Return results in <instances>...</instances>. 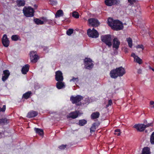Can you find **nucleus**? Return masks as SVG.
Masks as SVG:
<instances>
[{
    "label": "nucleus",
    "instance_id": "58836bf2",
    "mask_svg": "<svg viewBox=\"0 0 154 154\" xmlns=\"http://www.w3.org/2000/svg\"><path fill=\"white\" fill-rule=\"evenodd\" d=\"M85 102L83 104H87L88 103H90L91 102V100L89 98H87L85 99Z\"/></svg>",
    "mask_w": 154,
    "mask_h": 154
},
{
    "label": "nucleus",
    "instance_id": "bb28decb",
    "mask_svg": "<svg viewBox=\"0 0 154 154\" xmlns=\"http://www.w3.org/2000/svg\"><path fill=\"white\" fill-rule=\"evenodd\" d=\"M9 120L6 118L3 119H0V124H6L9 122Z\"/></svg>",
    "mask_w": 154,
    "mask_h": 154
},
{
    "label": "nucleus",
    "instance_id": "6e6d98bb",
    "mask_svg": "<svg viewBox=\"0 0 154 154\" xmlns=\"http://www.w3.org/2000/svg\"><path fill=\"white\" fill-rule=\"evenodd\" d=\"M146 122V121H145V122H144V123H145V122Z\"/></svg>",
    "mask_w": 154,
    "mask_h": 154
},
{
    "label": "nucleus",
    "instance_id": "4468645a",
    "mask_svg": "<svg viewBox=\"0 0 154 154\" xmlns=\"http://www.w3.org/2000/svg\"><path fill=\"white\" fill-rule=\"evenodd\" d=\"M2 43L3 45L6 47L8 46L9 45V41L6 34L4 35L2 39Z\"/></svg>",
    "mask_w": 154,
    "mask_h": 154
},
{
    "label": "nucleus",
    "instance_id": "603ef678",
    "mask_svg": "<svg viewBox=\"0 0 154 154\" xmlns=\"http://www.w3.org/2000/svg\"><path fill=\"white\" fill-rule=\"evenodd\" d=\"M151 108H154V105H152V106H151Z\"/></svg>",
    "mask_w": 154,
    "mask_h": 154
},
{
    "label": "nucleus",
    "instance_id": "72a5a7b5",
    "mask_svg": "<svg viewBox=\"0 0 154 154\" xmlns=\"http://www.w3.org/2000/svg\"><path fill=\"white\" fill-rule=\"evenodd\" d=\"M11 38L13 41H17L19 39V37L17 35H12Z\"/></svg>",
    "mask_w": 154,
    "mask_h": 154
},
{
    "label": "nucleus",
    "instance_id": "c03bdc74",
    "mask_svg": "<svg viewBox=\"0 0 154 154\" xmlns=\"http://www.w3.org/2000/svg\"><path fill=\"white\" fill-rule=\"evenodd\" d=\"M44 51H45L46 53L48 52L49 50L48 48L47 47H45L43 49Z\"/></svg>",
    "mask_w": 154,
    "mask_h": 154
},
{
    "label": "nucleus",
    "instance_id": "f257e3e1",
    "mask_svg": "<svg viewBox=\"0 0 154 154\" xmlns=\"http://www.w3.org/2000/svg\"><path fill=\"white\" fill-rule=\"evenodd\" d=\"M108 24L112 29L116 30H121L123 28V23L118 20H114L111 18H109Z\"/></svg>",
    "mask_w": 154,
    "mask_h": 154
},
{
    "label": "nucleus",
    "instance_id": "3c124183",
    "mask_svg": "<svg viewBox=\"0 0 154 154\" xmlns=\"http://www.w3.org/2000/svg\"><path fill=\"white\" fill-rule=\"evenodd\" d=\"M141 69H139L138 70V73H141Z\"/></svg>",
    "mask_w": 154,
    "mask_h": 154
},
{
    "label": "nucleus",
    "instance_id": "a18cd8bd",
    "mask_svg": "<svg viewBox=\"0 0 154 154\" xmlns=\"http://www.w3.org/2000/svg\"><path fill=\"white\" fill-rule=\"evenodd\" d=\"M112 103V101L111 100H109L108 101V104L106 105V106L108 107L109 106L111 105Z\"/></svg>",
    "mask_w": 154,
    "mask_h": 154
},
{
    "label": "nucleus",
    "instance_id": "9d476101",
    "mask_svg": "<svg viewBox=\"0 0 154 154\" xmlns=\"http://www.w3.org/2000/svg\"><path fill=\"white\" fill-rule=\"evenodd\" d=\"M81 114L80 112L79 111H76L72 112L67 115L66 117L68 119H75L77 118L79 115H80Z\"/></svg>",
    "mask_w": 154,
    "mask_h": 154
},
{
    "label": "nucleus",
    "instance_id": "09e8293b",
    "mask_svg": "<svg viewBox=\"0 0 154 154\" xmlns=\"http://www.w3.org/2000/svg\"><path fill=\"white\" fill-rule=\"evenodd\" d=\"M154 104V102L152 101H151L150 102V104L151 105H154L153 104Z\"/></svg>",
    "mask_w": 154,
    "mask_h": 154
},
{
    "label": "nucleus",
    "instance_id": "f8f14e48",
    "mask_svg": "<svg viewBox=\"0 0 154 154\" xmlns=\"http://www.w3.org/2000/svg\"><path fill=\"white\" fill-rule=\"evenodd\" d=\"M47 19L45 17H42L41 19L38 18L34 19V21L37 25H42L46 23Z\"/></svg>",
    "mask_w": 154,
    "mask_h": 154
},
{
    "label": "nucleus",
    "instance_id": "6e6552de",
    "mask_svg": "<svg viewBox=\"0 0 154 154\" xmlns=\"http://www.w3.org/2000/svg\"><path fill=\"white\" fill-rule=\"evenodd\" d=\"M85 68L88 69H91L93 67L92 61L90 58H86L84 60Z\"/></svg>",
    "mask_w": 154,
    "mask_h": 154
},
{
    "label": "nucleus",
    "instance_id": "20e7f679",
    "mask_svg": "<svg viewBox=\"0 0 154 154\" xmlns=\"http://www.w3.org/2000/svg\"><path fill=\"white\" fill-rule=\"evenodd\" d=\"M23 11L24 15L26 17H31L34 15V11L30 7H24Z\"/></svg>",
    "mask_w": 154,
    "mask_h": 154
},
{
    "label": "nucleus",
    "instance_id": "ddd939ff",
    "mask_svg": "<svg viewBox=\"0 0 154 154\" xmlns=\"http://www.w3.org/2000/svg\"><path fill=\"white\" fill-rule=\"evenodd\" d=\"M55 79L57 81H62L63 79V73L61 71H58L55 73Z\"/></svg>",
    "mask_w": 154,
    "mask_h": 154
},
{
    "label": "nucleus",
    "instance_id": "f3484780",
    "mask_svg": "<svg viewBox=\"0 0 154 154\" xmlns=\"http://www.w3.org/2000/svg\"><path fill=\"white\" fill-rule=\"evenodd\" d=\"M131 56L134 58V61L139 63V64L142 63V60L137 56L134 53H132Z\"/></svg>",
    "mask_w": 154,
    "mask_h": 154
},
{
    "label": "nucleus",
    "instance_id": "dca6fc26",
    "mask_svg": "<svg viewBox=\"0 0 154 154\" xmlns=\"http://www.w3.org/2000/svg\"><path fill=\"white\" fill-rule=\"evenodd\" d=\"M10 74L9 71L8 70H5L3 71L2 78L3 82H5L8 78Z\"/></svg>",
    "mask_w": 154,
    "mask_h": 154
},
{
    "label": "nucleus",
    "instance_id": "864d4df0",
    "mask_svg": "<svg viewBox=\"0 0 154 154\" xmlns=\"http://www.w3.org/2000/svg\"><path fill=\"white\" fill-rule=\"evenodd\" d=\"M34 6L35 7H36H36H37V6L36 5H34Z\"/></svg>",
    "mask_w": 154,
    "mask_h": 154
},
{
    "label": "nucleus",
    "instance_id": "c85d7f7f",
    "mask_svg": "<svg viewBox=\"0 0 154 154\" xmlns=\"http://www.w3.org/2000/svg\"><path fill=\"white\" fill-rule=\"evenodd\" d=\"M31 94V91H28L24 94L22 96V98H24L25 99H27L29 98Z\"/></svg>",
    "mask_w": 154,
    "mask_h": 154
},
{
    "label": "nucleus",
    "instance_id": "6ab92c4d",
    "mask_svg": "<svg viewBox=\"0 0 154 154\" xmlns=\"http://www.w3.org/2000/svg\"><path fill=\"white\" fill-rule=\"evenodd\" d=\"M105 2L106 5L110 6L116 3V0H105Z\"/></svg>",
    "mask_w": 154,
    "mask_h": 154
},
{
    "label": "nucleus",
    "instance_id": "39448f33",
    "mask_svg": "<svg viewBox=\"0 0 154 154\" xmlns=\"http://www.w3.org/2000/svg\"><path fill=\"white\" fill-rule=\"evenodd\" d=\"M83 99V97L80 95H77L75 97L72 96L71 97L70 100L72 103H75L76 105H81L80 101Z\"/></svg>",
    "mask_w": 154,
    "mask_h": 154
},
{
    "label": "nucleus",
    "instance_id": "f03ea898",
    "mask_svg": "<svg viewBox=\"0 0 154 154\" xmlns=\"http://www.w3.org/2000/svg\"><path fill=\"white\" fill-rule=\"evenodd\" d=\"M125 73V69L122 67H120L112 70L110 72V75L112 78L116 79L118 76H122Z\"/></svg>",
    "mask_w": 154,
    "mask_h": 154
},
{
    "label": "nucleus",
    "instance_id": "0eeeda50",
    "mask_svg": "<svg viewBox=\"0 0 154 154\" xmlns=\"http://www.w3.org/2000/svg\"><path fill=\"white\" fill-rule=\"evenodd\" d=\"M29 55L31 61L32 63H36L39 58L35 51H31L29 53Z\"/></svg>",
    "mask_w": 154,
    "mask_h": 154
},
{
    "label": "nucleus",
    "instance_id": "5701e85b",
    "mask_svg": "<svg viewBox=\"0 0 154 154\" xmlns=\"http://www.w3.org/2000/svg\"><path fill=\"white\" fill-rule=\"evenodd\" d=\"M150 149L148 147L144 148L142 150V154H150Z\"/></svg>",
    "mask_w": 154,
    "mask_h": 154
},
{
    "label": "nucleus",
    "instance_id": "f704fd0d",
    "mask_svg": "<svg viewBox=\"0 0 154 154\" xmlns=\"http://www.w3.org/2000/svg\"><path fill=\"white\" fill-rule=\"evenodd\" d=\"M73 29H69L67 31L66 34L68 35H70L73 33Z\"/></svg>",
    "mask_w": 154,
    "mask_h": 154
},
{
    "label": "nucleus",
    "instance_id": "aec40b11",
    "mask_svg": "<svg viewBox=\"0 0 154 154\" xmlns=\"http://www.w3.org/2000/svg\"><path fill=\"white\" fill-rule=\"evenodd\" d=\"M58 82L56 83V87L58 89H60L65 87V85L64 82L62 81Z\"/></svg>",
    "mask_w": 154,
    "mask_h": 154
},
{
    "label": "nucleus",
    "instance_id": "a878e982",
    "mask_svg": "<svg viewBox=\"0 0 154 154\" xmlns=\"http://www.w3.org/2000/svg\"><path fill=\"white\" fill-rule=\"evenodd\" d=\"M100 114L99 112H96L93 113L91 115V117L93 119H95L99 117Z\"/></svg>",
    "mask_w": 154,
    "mask_h": 154
},
{
    "label": "nucleus",
    "instance_id": "4c0bfd02",
    "mask_svg": "<svg viewBox=\"0 0 154 154\" xmlns=\"http://www.w3.org/2000/svg\"><path fill=\"white\" fill-rule=\"evenodd\" d=\"M114 134L117 136H119L120 134V130L119 129L115 130Z\"/></svg>",
    "mask_w": 154,
    "mask_h": 154
},
{
    "label": "nucleus",
    "instance_id": "b1692460",
    "mask_svg": "<svg viewBox=\"0 0 154 154\" xmlns=\"http://www.w3.org/2000/svg\"><path fill=\"white\" fill-rule=\"evenodd\" d=\"M98 125V124L97 123H94L92 125L90 128V131L91 132H94L96 128V127H97Z\"/></svg>",
    "mask_w": 154,
    "mask_h": 154
},
{
    "label": "nucleus",
    "instance_id": "a211bd4d",
    "mask_svg": "<svg viewBox=\"0 0 154 154\" xmlns=\"http://www.w3.org/2000/svg\"><path fill=\"white\" fill-rule=\"evenodd\" d=\"M38 114L37 112L34 111H31L29 112L27 115V117L29 118H31L36 116Z\"/></svg>",
    "mask_w": 154,
    "mask_h": 154
},
{
    "label": "nucleus",
    "instance_id": "37998d69",
    "mask_svg": "<svg viewBox=\"0 0 154 154\" xmlns=\"http://www.w3.org/2000/svg\"><path fill=\"white\" fill-rule=\"evenodd\" d=\"M5 106L4 105L2 108H1L0 107V112H4L5 111Z\"/></svg>",
    "mask_w": 154,
    "mask_h": 154
},
{
    "label": "nucleus",
    "instance_id": "cd10ccee",
    "mask_svg": "<svg viewBox=\"0 0 154 154\" xmlns=\"http://www.w3.org/2000/svg\"><path fill=\"white\" fill-rule=\"evenodd\" d=\"M126 41L128 42L129 46L130 48H132V40L130 38H126Z\"/></svg>",
    "mask_w": 154,
    "mask_h": 154
},
{
    "label": "nucleus",
    "instance_id": "49530a36",
    "mask_svg": "<svg viewBox=\"0 0 154 154\" xmlns=\"http://www.w3.org/2000/svg\"><path fill=\"white\" fill-rule=\"evenodd\" d=\"M152 126V123H148V124H147L146 125H145V128L147 127H148L150 126Z\"/></svg>",
    "mask_w": 154,
    "mask_h": 154
},
{
    "label": "nucleus",
    "instance_id": "412c9836",
    "mask_svg": "<svg viewBox=\"0 0 154 154\" xmlns=\"http://www.w3.org/2000/svg\"><path fill=\"white\" fill-rule=\"evenodd\" d=\"M29 66L28 64H26L23 66L21 72L23 74H25L28 71Z\"/></svg>",
    "mask_w": 154,
    "mask_h": 154
},
{
    "label": "nucleus",
    "instance_id": "79ce46f5",
    "mask_svg": "<svg viewBox=\"0 0 154 154\" xmlns=\"http://www.w3.org/2000/svg\"><path fill=\"white\" fill-rule=\"evenodd\" d=\"M136 48H141L142 50L144 49L143 46V45H138L136 46Z\"/></svg>",
    "mask_w": 154,
    "mask_h": 154
},
{
    "label": "nucleus",
    "instance_id": "ea45409f",
    "mask_svg": "<svg viewBox=\"0 0 154 154\" xmlns=\"http://www.w3.org/2000/svg\"><path fill=\"white\" fill-rule=\"evenodd\" d=\"M128 1L130 4L132 5L134 4L136 2V0H128Z\"/></svg>",
    "mask_w": 154,
    "mask_h": 154
},
{
    "label": "nucleus",
    "instance_id": "4be33fe9",
    "mask_svg": "<svg viewBox=\"0 0 154 154\" xmlns=\"http://www.w3.org/2000/svg\"><path fill=\"white\" fill-rule=\"evenodd\" d=\"M34 130L36 134L42 136L43 134V131L42 129L38 128H35Z\"/></svg>",
    "mask_w": 154,
    "mask_h": 154
},
{
    "label": "nucleus",
    "instance_id": "e433bc0d",
    "mask_svg": "<svg viewBox=\"0 0 154 154\" xmlns=\"http://www.w3.org/2000/svg\"><path fill=\"white\" fill-rule=\"evenodd\" d=\"M50 3L52 5H54L57 4V2L56 0H50Z\"/></svg>",
    "mask_w": 154,
    "mask_h": 154
},
{
    "label": "nucleus",
    "instance_id": "a19ab883",
    "mask_svg": "<svg viewBox=\"0 0 154 154\" xmlns=\"http://www.w3.org/2000/svg\"><path fill=\"white\" fill-rule=\"evenodd\" d=\"M66 145H62L59 146V148L61 149H64L66 147Z\"/></svg>",
    "mask_w": 154,
    "mask_h": 154
},
{
    "label": "nucleus",
    "instance_id": "5fc2aeb1",
    "mask_svg": "<svg viewBox=\"0 0 154 154\" xmlns=\"http://www.w3.org/2000/svg\"><path fill=\"white\" fill-rule=\"evenodd\" d=\"M152 69V71H154V69H152H152Z\"/></svg>",
    "mask_w": 154,
    "mask_h": 154
},
{
    "label": "nucleus",
    "instance_id": "2eb2a0df",
    "mask_svg": "<svg viewBox=\"0 0 154 154\" xmlns=\"http://www.w3.org/2000/svg\"><path fill=\"white\" fill-rule=\"evenodd\" d=\"M134 127L139 131H143L145 128V125L143 124L135 125Z\"/></svg>",
    "mask_w": 154,
    "mask_h": 154
},
{
    "label": "nucleus",
    "instance_id": "1a4fd4ad",
    "mask_svg": "<svg viewBox=\"0 0 154 154\" xmlns=\"http://www.w3.org/2000/svg\"><path fill=\"white\" fill-rule=\"evenodd\" d=\"M88 21L89 25L92 26H97L100 24L98 20L94 18H91L88 19Z\"/></svg>",
    "mask_w": 154,
    "mask_h": 154
},
{
    "label": "nucleus",
    "instance_id": "2f4dec72",
    "mask_svg": "<svg viewBox=\"0 0 154 154\" xmlns=\"http://www.w3.org/2000/svg\"><path fill=\"white\" fill-rule=\"evenodd\" d=\"M87 123V121L85 119L80 120L79 121V125L81 126H83Z\"/></svg>",
    "mask_w": 154,
    "mask_h": 154
},
{
    "label": "nucleus",
    "instance_id": "7ed1b4c3",
    "mask_svg": "<svg viewBox=\"0 0 154 154\" xmlns=\"http://www.w3.org/2000/svg\"><path fill=\"white\" fill-rule=\"evenodd\" d=\"M102 41L108 47L110 48L112 45L111 36L110 35H102L101 37Z\"/></svg>",
    "mask_w": 154,
    "mask_h": 154
},
{
    "label": "nucleus",
    "instance_id": "9b49d317",
    "mask_svg": "<svg viewBox=\"0 0 154 154\" xmlns=\"http://www.w3.org/2000/svg\"><path fill=\"white\" fill-rule=\"evenodd\" d=\"M120 42L117 38H115L113 40L112 48L115 50H118L119 48Z\"/></svg>",
    "mask_w": 154,
    "mask_h": 154
},
{
    "label": "nucleus",
    "instance_id": "c9c22d12",
    "mask_svg": "<svg viewBox=\"0 0 154 154\" xmlns=\"http://www.w3.org/2000/svg\"><path fill=\"white\" fill-rule=\"evenodd\" d=\"M72 15L73 17L75 18H77L79 17V14L78 13L75 11L73 12Z\"/></svg>",
    "mask_w": 154,
    "mask_h": 154
},
{
    "label": "nucleus",
    "instance_id": "8fccbe9b",
    "mask_svg": "<svg viewBox=\"0 0 154 154\" xmlns=\"http://www.w3.org/2000/svg\"><path fill=\"white\" fill-rule=\"evenodd\" d=\"M124 51L126 53H127L128 52V49L127 48H125V49H124Z\"/></svg>",
    "mask_w": 154,
    "mask_h": 154
},
{
    "label": "nucleus",
    "instance_id": "473e14b6",
    "mask_svg": "<svg viewBox=\"0 0 154 154\" xmlns=\"http://www.w3.org/2000/svg\"><path fill=\"white\" fill-rule=\"evenodd\" d=\"M150 142L151 144H154V131L151 135L150 138Z\"/></svg>",
    "mask_w": 154,
    "mask_h": 154
},
{
    "label": "nucleus",
    "instance_id": "393cba45",
    "mask_svg": "<svg viewBox=\"0 0 154 154\" xmlns=\"http://www.w3.org/2000/svg\"><path fill=\"white\" fill-rule=\"evenodd\" d=\"M17 5L19 6H23L25 5V2L24 1L21 0H18L17 1Z\"/></svg>",
    "mask_w": 154,
    "mask_h": 154
},
{
    "label": "nucleus",
    "instance_id": "c756f323",
    "mask_svg": "<svg viewBox=\"0 0 154 154\" xmlns=\"http://www.w3.org/2000/svg\"><path fill=\"white\" fill-rule=\"evenodd\" d=\"M63 12L61 10H59L57 11L56 14V17H59L62 16Z\"/></svg>",
    "mask_w": 154,
    "mask_h": 154
},
{
    "label": "nucleus",
    "instance_id": "7c9ffc66",
    "mask_svg": "<svg viewBox=\"0 0 154 154\" xmlns=\"http://www.w3.org/2000/svg\"><path fill=\"white\" fill-rule=\"evenodd\" d=\"M79 79L78 77L75 78L74 77H72V79L69 80V82H73L74 83H76L78 82Z\"/></svg>",
    "mask_w": 154,
    "mask_h": 154
},
{
    "label": "nucleus",
    "instance_id": "de8ad7c7",
    "mask_svg": "<svg viewBox=\"0 0 154 154\" xmlns=\"http://www.w3.org/2000/svg\"><path fill=\"white\" fill-rule=\"evenodd\" d=\"M52 20H48L47 19V21L46 22V23H48L51 24H53L52 23Z\"/></svg>",
    "mask_w": 154,
    "mask_h": 154
},
{
    "label": "nucleus",
    "instance_id": "423d86ee",
    "mask_svg": "<svg viewBox=\"0 0 154 154\" xmlns=\"http://www.w3.org/2000/svg\"><path fill=\"white\" fill-rule=\"evenodd\" d=\"M87 34L88 36L92 38H96L99 36V33L97 31L93 28L92 30L89 29L87 30Z\"/></svg>",
    "mask_w": 154,
    "mask_h": 154
}]
</instances>
